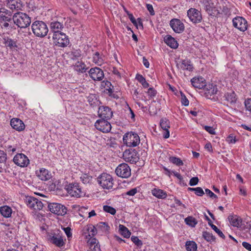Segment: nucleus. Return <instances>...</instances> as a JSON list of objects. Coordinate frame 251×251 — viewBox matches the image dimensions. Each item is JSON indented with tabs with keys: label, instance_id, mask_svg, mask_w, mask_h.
Returning a JSON list of instances; mask_svg holds the SVG:
<instances>
[{
	"label": "nucleus",
	"instance_id": "f257e3e1",
	"mask_svg": "<svg viewBox=\"0 0 251 251\" xmlns=\"http://www.w3.org/2000/svg\"><path fill=\"white\" fill-rule=\"evenodd\" d=\"M12 20L14 23L21 28H26L31 24L30 17L26 14L20 12L13 15Z\"/></svg>",
	"mask_w": 251,
	"mask_h": 251
},
{
	"label": "nucleus",
	"instance_id": "f03ea898",
	"mask_svg": "<svg viewBox=\"0 0 251 251\" xmlns=\"http://www.w3.org/2000/svg\"><path fill=\"white\" fill-rule=\"evenodd\" d=\"M31 28L33 34L40 38L45 37L49 31L47 25L44 22L40 21L33 22L31 25Z\"/></svg>",
	"mask_w": 251,
	"mask_h": 251
},
{
	"label": "nucleus",
	"instance_id": "7ed1b4c3",
	"mask_svg": "<svg viewBox=\"0 0 251 251\" xmlns=\"http://www.w3.org/2000/svg\"><path fill=\"white\" fill-rule=\"evenodd\" d=\"M123 141L127 146L134 147L137 146L140 142L138 135L136 133H127L124 135Z\"/></svg>",
	"mask_w": 251,
	"mask_h": 251
},
{
	"label": "nucleus",
	"instance_id": "20e7f679",
	"mask_svg": "<svg viewBox=\"0 0 251 251\" xmlns=\"http://www.w3.org/2000/svg\"><path fill=\"white\" fill-rule=\"evenodd\" d=\"M98 181L103 189H109L113 187V179L111 175L107 173H102L98 178Z\"/></svg>",
	"mask_w": 251,
	"mask_h": 251
},
{
	"label": "nucleus",
	"instance_id": "39448f33",
	"mask_svg": "<svg viewBox=\"0 0 251 251\" xmlns=\"http://www.w3.org/2000/svg\"><path fill=\"white\" fill-rule=\"evenodd\" d=\"M53 39L55 45L59 47H66L70 43L68 36L62 32L57 34H53Z\"/></svg>",
	"mask_w": 251,
	"mask_h": 251
},
{
	"label": "nucleus",
	"instance_id": "423d86ee",
	"mask_svg": "<svg viewBox=\"0 0 251 251\" xmlns=\"http://www.w3.org/2000/svg\"><path fill=\"white\" fill-rule=\"evenodd\" d=\"M48 240L51 243L58 247H61L65 244L62 234L57 230L56 232L51 233L48 236Z\"/></svg>",
	"mask_w": 251,
	"mask_h": 251
},
{
	"label": "nucleus",
	"instance_id": "0eeeda50",
	"mask_svg": "<svg viewBox=\"0 0 251 251\" xmlns=\"http://www.w3.org/2000/svg\"><path fill=\"white\" fill-rule=\"evenodd\" d=\"M26 203L29 208L36 211L42 209L44 206V204L40 200L33 197H26Z\"/></svg>",
	"mask_w": 251,
	"mask_h": 251
},
{
	"label": "nucleus",
	"instance_id": "6e6552de",
	"mask_svg": "<svg viewBox=\"0 0 251 251\" xmlns=\"http://www.w3.org/2000/svg\"><path fill=\"white\" fill-rule=\"evenodd\" d=\"M116 175L122 178H128L131 176V169L126 163H122L115 170Z\"/></svg>",
	"mask_w": 251,
	"mask_h": 251
},
{
	"label": "nucleus",
	"instance_id": "1a4fd4ad",
	"mask_svg": "<svg viewBox=\"0 0 251 251\" xmlns=\"http://www.w3.org/2000/svg\"><path fill=\"white\" fill-rule=\"evenodd\" d=\"M50 211L57 215L63 216L67 213V208L64 205L58 203H51L48 205Z\"/></svg>",
	"mask_w": 251,
	"mask_h": 251
},
{
	"label": "nucleus",
	"instance_id": "9d476101",
	"mask_svg": "<svg viewBox=\"0 0 251 251\" xmlns=\"http://www.w3.org/2000/svg\"><path fill=\"white\" fill-rule=\"evenodd\" d=\"M124 160L130 163H135L139 159L137 152L135 150H126L123 154Z\"/></svg>",
	"mask_w": 251,
	"mask_h": 251
},
{
	"label": "nucleus",
	"instance_id": "9b49d317",
	"mask_svg": "<svg viewBox=\"0 0 251 251\" xmlns=\"http://www.w3.org/2000/svg\"><path fill=\"white\" fill-rule=\"evenodd\" d=\"M95 126L98 130L103 133H108L111 129V125L110 123L107 120L103 119L97 120L95 124Z\"/></svg>",
	"mask_w": 251,
	"mask_h": 251
},
{
	"label": "nucleus",
	"instance_id": "f8f14e48",
	"mask_svg": "<svg viewBox=\"0 0 251 251\" xmlns=\"http://www.w3.org/2000/svg\"><path fill=\"white\" fill-rule=\"evenodd\" d=\"M67 190L68 193L73 197L79 198L84 195L77 183L70 184L67 186Z\"/></svg>",
	"mask_w": 251,
	"mask_h": 251
},
{
	"label": "nucleus",
	"instance_id": "ddd939ff",
	"mask_svg": "<svg viewBox=\"0 0 251 251\" xmlns=\"http://www.w3.org/2000/svg\"><path fill=\"white\" fill-rule=\"evenodd\" d=\"M88 73L90 77L94 81H100L104 78L103 72L100 68H92Z\"/></svg>",
	"mask_w": 251,
	"mask_h": 251
},
{
	"label": "nucleus",
	"instance_id": "4468645a",
	"mask_svg": "<svg viewBox=\"0 0 251 251\" xmlns=\"http://www.w3.org/2000/svg\"><path fill=\"white\" fill-rule=\"evenodd\" d=\"M14 162L18 166L26 167L29 163V160L26 155L23 153L17 154L13 158Z\"/></svg>",
	"mask_w": 251,
	"mask_h": 251
},
{
	"label": "nucleus",
	"instance_id": "2eb2a0df",
	"mask_svg": "<svg viewBox=\"0 0 251 251\" xmlns=\"http://www.w3.org/2000/svg\"><path fill=\"white\" fill-rule=\"evenodd\" d=\"M233 26L240 31H245L247 29V22L242 17H236L232 20Z\"/></svg>",
	"mask_w": 251,
	"mask_h": 251
},
{
	"label": "nucleus",
	"instance_id": "dca6fc26",
	"mask_svg": "<svg viewBox=\"0 0 251 251\" xmlns=\"http://www.w3.org/2000/svg\"><path fill=\"white\" fill-rule=\"evenodd\" d=\"M187 16L191 22L198 23L201 22L202 16L201 12L195 8H190L187 11Z\"/></svg>",
	"mask_w": 251,
	"mask_h": 251
},
{
	"label": "nucleus",
	"instance_id": "f3484780",
	"mask_svg": "<svg viewBox=\"0 0 251 251\" xmlns=\"http://www.w3.org/2000/svg\"><path fill=\"white\" fill-rule=\"evenodd\" d=\"M170 25L173 30L178 33L183 32L184 30V25L180 20L173 19L170 21Z\"/></svg>",
	"mask_w": 251,
	"mask_h": 251
},
{
	"label": "nucleus",
	"instance_id": "a211bd4d",
	"mask_svg": "<svg viewBox=\"0 0 251 251\" xmlns=\"http://www.w3.org/2000/svg\"><path fill=\"white\" fill-rule=\"evenodd\" d=\"M99 116L103 119H110L111 118L113 113L111 109L107 106H100L98 110Z\"/></svg>",
	"mask_w": 251,
	"mask_h": 251
},
{
	"label": "nucleus",
	"instance_id": "6ab92c4d",
	"mask_svg": "<svg viewBox=\"0 0 251 251\" xmlns=\"http://www.w3.org/2000/svg\"><path fill=\"white\" fill-rule=\"evenodd\" d=\"M191 84L193 87L198 89H204L206 87V81L202 77H195L191 80Z\"/></svg>",
	"mask_w": 251,
	"mask_h": 251
},
{
	"label": "nucleus",
	"instance_id": "aec40b11",
	"mask_svg": "<svg viewBox=\"0 0 251 251\" xmlns=\"http://www.w3.org/2000/svg\"><path fill=\"white\" fill-rule=\"evenodd\" d=\"M10 125L13 129L18 131H22L25 128V124L18 118H12L10 121Z\"/></svg>",
	"mask_w": 251,
	"mask_h": 251
},
{
	"label": "nucleus",
	"instance_id": "412c9836",
	"mask_svg": "<svg viewBox=\"0 0 251 251\" xmlns=\"http://www.w3.org/2000/svg\"><path fill=\"white\" fill-rule=\"evenodd\" d=\"M7 5L12 10L18 11L23 7L21 0H7Z\"/></svg>",
	"mask_w": 251,
	"mask_h": 251
},
{
	"label": "nucleus",
	"instance_id": "4be33fe9",
	"mask_svg": "<svg viewBox=\"0 0 251 251\" xmlns=\"http://www.w3.org/2000/svg\"><path fill=\"white\" fill-rule=\"evenodd\" d=\"M88 245L89 250L87 251H100V245L95 238L90 239L88 241Z\"/></svg>",
	"mask_w": 251,
	"mask_h": 251
},
{
	"label": "nucleus",
	"instance_id": "5701e85b",
	"mask_svg": "<svg viewBox=\"0 0 251 251\" xmlns=\"http://www.w3.org/2000/svg\"><path fill=\"white\" fill-rule=\"evenodd\" d=\"M165 43L172 49H176L178 44L174 38L171 35H168L164 38Z\"/></svg>",
	"mask_w": 251,
	"mask_h": 251
},
{
	"label": "nucleus",
	"instance_id": "b1692460",
	"mask_svg": "<svg viewBox=\"0 0 251 251\" xmlns=\"http://www.w3.org/2000/svg\"><path fill=\"white\" fill-rule=\"evenodd\" d=\"M51 30L53 32V34H57L61 32V30L63 28V25L62 23L55 21L52 22L50 24Z\"/></svg>",
	"mask_w": 251,
	"mask_h": 251
},
{
	"label": "nucleus",
	"instance_id": "393cba45",
	"mask_svg": "<svg viewBox=\"0 0 251 251\" xmlns=\"http://www.w3.org/2000/svg\"><path fill=\"white\" fill-rule=\"evenodd\" d=\"M88 68L86 67L85 64L82 61H78L74 65V69L78 73L86 72Z\"/></svg>",
	"mask_w": 251,
	"mask_h": 251
},
{
	"label": "nucleus",
	"instance_id": "a878e982",
	"mask_svg": "<svg viewBox=\"0 0 251 251\" xmlns=\"http://www.w3.org/2000/svg\"><path fill=\"white\" fill-rule=\"evenodd\" d=\"M36 174L38 177L42 180H47L51 177L49 171L44 168L41 169L39 172H37Z\"/></svg>",
	"mask_w": 251,
	"mask_h": 251
},
{
	"label": "nucleus",
	"instance_id": "bb28decb",
	"mask_svg": "<svg viewBox=\"0 0 251 251\" xmlns=\"http://www.w3.org/2000/svg\"><path fill=\"white\" fill-rule=\"evenodd\" d=\"M228 219L230 224L235 227H239L241 226L242 219L236 215L229 216Z\"/></svg>",
	"mask_w": 251,
	"mask_h": 251
},
{
	"label": "nucleus",
	"instance_id": "cd10ccee",
	"mask_svg": "<svg viewBox=\"0 0 251 251\" xmlns=\"http://www.w3.org/2000/svg\"><path fill=\"white\" fill-rule=\"evenodd\" d=\"M180 67L183 70L192 71L193 70V64L191 63L190 60L188 59H184L182 60Z\"/></svg>",
	"mask_w": 251,
	"mask_h": 251
},
{
	"label": "nucleus",
	"instance_id": "c85d7f7f",
	"mask_svg": "<svg viewBox=\"0 0 251 251\" xmlns=\"http://www.w3.org/2000/svg\"><path fill=\"white\" fill-rule=\"evenodd\" d=\"M153 196L158 199H164L166 198L167 195L163 190L159 189L154 188L151 190Z\"/></svg>",
	"mask_w": 251,
	"mask_h": 251
},
{
	"label": "nucleus",
	"instance_id": "c756f323",
	"mask_svg": "<svg viewBox=\"0 0 251 251\" xmlns=\"http://www.w3.org/2000/svg\"><path fill=\"white\" fill-rule=\"evenodd\" d=\"M0 212L4 217L8 218L11 216L12 209L8 206H3L0 207Z\"/></svg>",
	"mask_w": 251,
	"mask_h": 251
},
{
	"label": "nucleus",
	"instance_id": "7c9ffc66",
	"mask_svg": "<svg viewBox=\"0 0 251 251\" xmlns=\"http://www.w3.org/2000/svg\"><path fill=\"white\" fill-rule=\"evenodd\" d=\"M101 85L105 89V91H107L109 96H112V93H114L113 86L110 82L108 80H104L102 82Z\"/></svg>",
	"mask_w": 251,
	"mask_h": 251
},
{
	"label": "nucleus",
	"instance_id": "2f4dec72",
	"mask_svg": "<svg viewBox=\"0 0 251 251\" xmlns=\"http://www.w3.org/2000/svg\"><path fill=\"white\" fill-rule=\"evenodd\" d=\"M4 43L6 47L10 48V49H13L17 47L16 41L12 39L11 38L3 37Z\"/></svg>",
	"mask_w": 251,
	"mask_h": 251
},
{
	"label": "nucleus",
	"instance_id": "473e14b6",
	"mask_svg": "<svg viewBox=\"0 0 251 251\" xmlns=\"http://www.w3.org/2000/svg\"><path fill=\"white\" fill-rule=\"evenodd\" d=\"M226 100L229 102L230 103H234L236 102L237 98L236 94L234 92L227 93L225 95Z\"/></svg>",
	"mask_w": 251,
	"mask_h": 251
},
{
	"label": "nucleus",
	"instance_id": "72a5a7b5",
	"mask_svg": "<svg viewBox=\"0 0 251 251\" xmlns=\"http://www.w3.org/2000/svg\"><path fill=\"white\" fill-rule=\"evenodd\" d=\"M205 10L210 15H212L213 10L215 8L214 3L212 2V0H207L205 3Z\"/></svg>",
	"mask_w": 251,
	"mask_h": 251
},
{
	"label": "nucleus",
	"instance_id": "f704fd0d",
	"mask_svg": "<svg viewBox=\"0 0 251 251\" xmlns=\"http://www.w3.org/2000/svg\"><path fill=\"white\" fill-rule=\"evenodd\" d=\"M119 230L121 233V234L125 238H129L131 234V232L129 231L128 228L126 227L125 226L122 225H120L119 226Z\"/></svg>",
	"mask_w": 251,
	"mask_h": 251
},
{
	"label": "nucleus",
	"instance_id": "c9c22d12",
	"mask_svg": "<svg viewBox=\"0 0 251 251\" xmlns=\"http://www.w3.org/2000/svg\"><path fill=\"white\" fill-rule=\"evenodd\" d=\"M135 78L142 84L145 88L149 86V84L147 82L145 78L141 75L137 74Z\"/></svg>",
	"mask_w": 251,
	"mask_h": 251
},
{
	"label": "nucleus",
	"instance_id": "e433bc0d",
	"mask_svg": "<svg viewBox=\"0 0 251 251\" xmlns=\"http://www.w3.org/2000/svg\"><path fill=\"white\" fill-rule=\"evenodd\" d=\"M93 62L98 65L101 66L103 60L98 52H96L93 55Z\"/></svg>",
	"mask_w": 251,
	"mask_h": 251
},
{
	"label": "nucleus",
	"instance_id": "4c0bfd02",
	"mask_svg": "<svg viewBox=\"0 0 251 251\" xmlns=\"http://www.w3.org/2000/svg\"><path fill=\"white\" fill-rule=\"evenodd\" d=\"M185 246L187 251H196L197 249V245L194 241H187Z\"/></svg>",
	"mask_w": 251,
	"mask_h": 251
},
{
	"label": "nucleus",
	"instance_id": "58836bf2",
	"mask_svg": "<svg viewBox=\"0 0 251 251\" xmlns=\"http://www.w3.org/2000/svg\"><path fill=\"white\" fill-rule=\"evenodd\" d=\"M184 221L187 225L191 227H195L198 223L197 220L192 216L187 217L185 219Z\"/></svg>",
	"mask_w": 251,
	"mask_h": 251
},
{
	"label": "nucleus",
	"instance_id": "ea45409f",
	"mask_svg": "<svg viewBox=\"0 0 251 251\" xmlns=\"http://www.w3.org/2000/svg\"><path fill=\"white\" fill-rule=\"evenodd\" d=\"M204 90L207 91L206 93H207L210 95H214L216 94L217 92V88L212 84L206 85Z\"/></svg>",
	"mask_w": 251,
	"mask_h": 251
},
{
	"label": "nucleus",
	"instance_id": "a19ab883",
	"mask_svg": "<svg viewBox=\"0 0 251 251\" xmlns=\"http://www.w3.org/2000/svg\"><path fill=\"white\" fill-rule=\"evenodd\" d=\"M169 160L170 162L177 166H180L183 165V163L181 159L175 156H170L169 158Z\"/></svg>",
	"mask_w": 251,
	"mask_h": 251
},
{
	"label": "nucleus",
	"instance_id": "79ce46f5",
	"mask_svg": "<svg viewBox=\"0 0 251 251\" xmlns=\"http://www.w3.org/2000/svg\"><path fill=\"white\" fill-rule=\"evenodd\" d=\"M160 125L161 128L163 130L169 129L170 127V122L166 118H162L161 119Z\"/></svg>",
	"mask_w": 251,
	"mask_h": 251
},
{
	"label": "nucleus",
	"instance_id": "37998d69",
	"mask_svg": "<svg viewBox=\"0 0 251 251\" xmlns=\"http://www.w3.org/2000/svg\"><path fill=\"white\" fill-rule=\"evenodd\" d=\"M80 179L84 184H88L91 183L92 177L87 174H84L80 177Z\"/></svg>",
	"mask_w": 251,
	"mask_h": 251
},
{
	"label": "nucleus",
	"instance_id": "c03bdc74",
	"mask_svg": "<svg viewBox=\"0 0 251 251\" xmlns=\"http://www.w3.org/2000/svg\"><path fill=\"white\" fill-rule=\"evenodd\" d=\"M202 236L208 242H212L215 240V237L212 234L207 231L203 232Z\"/></svg>",
	"mask_w": 251,
	"mask_h": 251
},
{
	"label": "nucleus",
	"instance_id": "a18cd8bd",
	"mask_svg": "<svg viewBox=\"0 0 251 251\" xmlns=\"http://www.w3.org/2000/svg\"><path fill=\"white\" fill-rule=\"evenodd\" d=\"M208 224L219 235L220 237L223 239H225V236L223 233L214 225L210 224L208 222Z\"/></svg>",
	"mask_w": 251,
	"mask_h": 251
},
{
	"label": "nucleus",
	"instance_id": "49530a36",
	"mask_svg": "<svg viewBox=\"0 0 251 251\" xmlns=\"http://www.w3.org/2000/svg\"><path fill=\"white\" fill-rule=\"evenodd\" d=\"M97 228L100 229L103 231H106L109 229V226L106 223L101 222L97 224Z\"/></svg>",
	"mask_w": 251,
	"mask_h": 251
},
{
	"label": "nucleus",
	"instance_id": "de8ad7c7",
	"mask_svg": "<svg viewBox=\"0 0 251 251\" xmlns=\"http://www.w3.org/2000/svg\"><path fill=\"white\" fill-rule=\"evenodd\" d=\"M103 209L105 212L109 213L112 215H115L116 212L115 208L108 205L103 206Z\"/></svg>",
	"mask_w": 251,
	"mask_h": 251
},
{
	"label": "nucleus",
	"instance_id": "09e8293b",
	"mask_svg": "<svg viewBox=\"0 0 251 251\" xmlns=\"http://www.w3.org/2000/svg\"><path fill=\"white\" fill-rule=\"evenodd\" d=\"M131 240L135 244V245L138 247L141 248L143 245L142 241L141 240H140L137 236H131Z\"/></svg>",
	"mask_w": 251,
	"mask_h": 251
},
{
	"label": "nucleus",
	"instance_id": "8fccbe9b",
	"mask_svg": "<svg viewBox=\"0 0 251 251\" xmlns=\"http://www.w3.org/2000/svg\"><path fill=\"white\" fill-rule=\"evenodd\" d=\"M71 58L73 60H76L81 57L80 51L77 50L73 51L71 53Z\"/></svg>",
	"mask_w": 251,
	"mask_h": 251
},
{
	"label": "nucleus",
	"instance_id": "3c124183",
	"mask_svg": "<svg viewBox=\"0 0 251 251\" xmlns=\"http://www.w3.org/2000/svg\"><path fill=\"white\" fill-rule=\"evenodd\" d=\"M226 141L229 144H235L237 140L236 139V137L233 134H230L226 138Z\"/></svg>",
	"mask_w": 251,
	"mask_h": 251
},
{
	"label": "nucleus",
	"instance_id": "603ef678",
	"mask_svg": "<svg viewBox=\"0 0 251 251\" xmlns=\"http://www.w3.org/2000/svg\"><path fill=\"white\" fill-rule=\"evenodd\" d=\"M181 97V103L184 106H188L189 103V101L185 95L182 93L180 92Z\"/></svg>",
	"mask_w": 251,
	"mask_h": 251
},
{
	"label": "nucleus",
	"instance_id": "864d4df0",
	"mask_svg": "<svg viewBox=\"0 0 251 251\" xmlns=\"http://www.w3.org/2000/svg\"><path fill=\"white\" fill-rule=\"evenodd\" d=\"M147 93L150 97L153 98L156 96L157 92L153 88H150Z\"/></svg>",
	"mask_w": 251,
	"mask_h": 251
},
{
	"label": "nucleus",
	"instance_id": "5fc2aeb1",
	"mask_svg": "<svg viewBox=\"0 0 251 251\" xmlns=\"http://www.w3.org/2000/svg\"><path fill=\"white\" fill-rule=\"evenodd\" d=\"M7 159L6 154L3 151H0V163H4Z\"/></svg>",
	"mask_w": 251,
	"mask_h": 251
},
{
	"label": "nucleus",
	"instance_id": "6e6d98bb",
	"mask_svg": "<svg viewBox=\"0 0 251 251\" xmlns=\"http://www.w3.org/2000/svg\"><path fill=\"white\" fill-rule=\"evenodd\" d=\"M127 14V15L128 16V18L129 19V20H130V21L131 22V23L135 25V26H137V22L136 21V19H135V18L134 17L133 15H132V14L131 13H129L128 11L126 12Z\"/></svg>",
	"mask_w": 251,
	"mask_h": 251
},
{
	"label": "nucleus",
	"instance_id": "4d7b16f0",
	"mask_svg": "<svg viewBox=\"0 0 251 251\" xmlns=\"http://www.w3.org/2000/svg\"><path fill=\"white\" fill-rule=\"evenodd\" d=\"M204 129L209 133L211 134L215 135L216 134V132L215 131V129L213 128L212 126H204Z\"/></svg>",
	"mask_w": 251,
	"mask_h": 251
},
{
	"label": "nucleus",
	"instance_id": "13d9d810",
	"mask_svg": "<svg viewBox=\"0 0 251 251\" xmlns=\"http://www.w3.org/2000/svg\"><path fill=\"white\" fill-rule=\"evenodd\" d=\"M245 105L246 109L251 112V99H248L245 101Z\"/></svg>",
	"mask_w": 251,
	"mask_h": 251
},
{
	"label": "nucleus",
	"instance_id": "bf43d9fd",
	"mask_svg": "<svg viewBox=\"0 0 251 251\" xmlns=\"http://www.w3.org/2000/svg\"><path fill=\"white\" fill-rule=\"evenodd\" d=\"M199 178L198 177H193L190 179L189 181V185L191 186H194L198 184L199 182Z\"/></svg>",
	"mask_w": 251,
	"mask_h": 251
},
{
	"label": "nucleus",
	"instance_id": "052dcab7",
	"mask_svg": "<svg viewBox=\"0 0 251 251\" xmlns=\"http://www.w3.org/2000/svg\"><path fill=\"white\" fill-rule=\"evenodd\" d=\"M195 194L199 196H202L204 195V193L201 187L195 188Z\"/></svg>",
	"mask_w": 251,
	"mask_h": 251
},
{
	"label": "nucleus",
	"instance_id": "680f3d73",
	"mask_svg": "<svg viewBox=\"0 0 251 251\" xmlns=\"http://www.w3.org/2000/svg\"><path fill=\"white\" fill-rule=\"evenodd\" d=\"M205 193L209 196L210 198L213 199H217V196L216 195L214 194L210 190L208 189H206L205 190Z\"/></svg>",
	"mask_w": 251,
	"mask_h": 251
},
{
	"label": "nucleus",
	"instance_id": "e2e57ef3",
	"mask_svg": "<svg viewBox=\"0 0 251 251\" xmlns=\"http://www.w3.org/2000/svg\"><path fill=\"white\" fill-rule=\"evenodd\" d=\"M137 192V189L136 188H133L129 191L126 192L125 193V195H128L130 196H133L135 195V194Z\"/></svg>",
	"mask_w": 251,
	"mask_h": 251
},
{
	"label": "nucleus",
	"instance_id": "0e129e2a",
	"mask_svg": "<svg viewBox=\"0 0 251 251\" xmlns=\"http://www.w3.org/2000/svg\"><path fill=\"white\" fill-rule=\"evenodd\" d=\"M0 13L1 14H3V15L6 16H12V12L11 11L5 9H2L0 10Z\"/></svg>",
	"mask_w": 251,
	"mask_h": 251
},
{
	"label": "nucleus",
	"instance_id": "69168bd1",
	"mask_svg": "<svg viewBox=\"0 0 251 251\" xmlns=\"http://www.w3.org/2000/svg\"><path fill=\"white\" fill-rule=\"evenodd\" d=\"M147 8L151 15H152V16L154 15L155 13H154V11L153 10V6L151 4H147Z\"/></svg>",
	"mask_w": 251,
	"mask_h": 251
},
{
	"label": "nucleus",
	"instance_id": "338daca9",
	"mask_svg": "<svg viewBox=\"0 0 251 251\" xmlns=\"http://www.w3.org/2000/svg\"><path fill=\"white\" fill-rule=\"evenodd\" d=\"M64 230L68 238L72 237L71 229L69 227L64 228Z\"/></svg>",
	"mask_w": 251,
	"mask_h": 251
},
{
	"label": "nucleus",
	"instance_id": "774afa93",
	"mask_svg": "<svg viewBox=\"0 0 251 251\" xmlns=\"http://www.w3.org/2000/svg\"><path fill=\"white\" fill-rule=\"evenodd\" d=\"M242 246L247 250L251 251V244L246 242H243Z\"/></svg>",
	"mask_w": 251,
	"mask_h": 251
}]
</instances>
